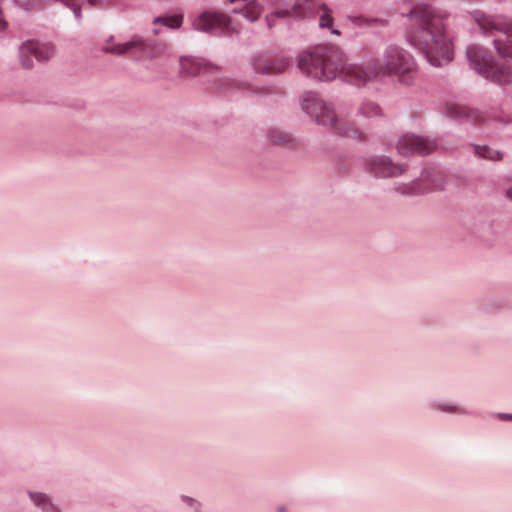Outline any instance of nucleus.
I'll return each mask as SVG.
<instances>
[{
  "label": "nucleus",
  "mask_w": 512,
  "mask_h": 512,
  "mask_svg": "<svg viewBox=\"0 0 512 512\" xmlns=\"http://www.w3.org/2000/svg\"><path fill=\"white\" fill-rule=\"evenodd\" d=\"M15 3L25 10H29L31 7V0H14Z\"/></svg>",
  "instance_id": "24"
},
{
  "label": "nucleus",
  "mask_w": 512,
  "mask_h": 512,
  "mask_svg": "<svg viewBox=\"0 0 512 512\" xmlns=\"http://www.w3.org/2000/svg\"><path fill=\"white\" fill-rule=\"evenodd\" d=\"M331 33H332V34H334V35H337V36H338V35H340V32H339V30H337V29H333V30L331 31Z\"/></svg>",
  "instance_id": "27"
},
{
  "label": "nucleus",
  "mask_w": 512,
  "mask_h": 512,
  "mask_svg": "<svg viewBox=\"0 0 512 512\" xmlns=\"http://www.w3.org/2000/svg\"><path fill=\"white\" fill-rule=\"evenodd\" d=\"M34 504L42 507L44 511L56 512V508L50 502L49 498L44 494H34Z\"/></svg>",
  "instance_id": "22"
},
{
  "label": "nucleus",
  "mask_w": 512,
  "mask_h": 512,
  "mask_svg": "<svg viewBox=\"0 0 512 512\" xmlns=\"http://www.w3.org/2000/svg\"><path fill=\"white\" fill-rule=\"evenodd\" d=\"M475 151L480 157L488 160L499 161L502 159V153L500 151L494 150L488 146H476Z\"/></svg>",
  "instance_id": "21"
},
{
  "label": "nucleus",
  "mask_w": 512,
  "mask_h": 512,
  "mask_svg": "<svg viewBox=\"0 0 512 512\" xmlns=\"http://www.w3.org/2000/svg\"><path fill=\"white\" fill-rule=\"evenodd\" d=\"M269 140L275 145H287L293 141V138L286 132L279 129H272L269 131Z\"/></svg>",
  "instance_id": "19"
},
{
  "label": "nucleus",
  "mask_w": 512,
  "mask_h": 512,
  "mask_svg": "<svg viewBox=\"0 0 512 512\" xmlns=\"http://www.w3.org/2000/svg\"><path fill=\"white\" fill-rule=\"evenodd\" d=\"M369 170L376 177H394L404 172V167L395 165L388 157H373L368 162Z\"/></svg>",
  "instance_id": "10"
},
{
  "label": "nucleus",
  "mask_w": 512,
  "mask_h": 512,
  "mask_svg": "<svg viewBox=\"0 0 512 512\" xmlns=\"http://www.w3.org/2000/svg\"><path fill=\"white\" fill-rule=\"evenodd\" d=\"M473 18L484 32L500 33L494 40L495 48L500 56L512 60V20L490 17L480 11L474 12Z\"/></svg>",
  "instance_id": "5"
},
{
  "label": "nucleus",
  "mask_w": 512,
  "mask_h": 512,
  "mask_svg": "<svg viewBox=\"0 0 512 512\" xmlns=\"http://www.w3.org/2000/svg\"><path fill=\"white\" fill-rule=\"evenodd\" d=\"M435 142L414 134H404L397 143V150L401 155H425L435 149Z\"/></svg>",
  "instance_id": "8"
},
{
  "label": "nucleus",
  "mask_w": 512,
  "mask_h": 512,
  "mask_svg": "<svg viewBox=\"0 0 512 512\" xmlns=\"http://www.w3.org/2000/svg\"><path fill=\"white\" fill-rule=\"evenodd\" d=\"M54 46L51 43L34 42V57L39 61H46L54 55Z\"/></svg>",
  "instance_id": "16"
},
{
  "label": "nucleus",
  "mask_w": 512,
  "mask_h": 512,
  "mask_svg": "<svg viewBox=\"0 0 512 512\" xmlns=\"http://www.w3.org/2000/svg\"><path fill=\"white\" fill-rule=\"evenodd\" d=\"M314 3L312 0H298L294 6L288 9H277L266 17V21L269 27L274 25L275 19L284 17H293L295 19L304 18L311 14L314 10Z\"/></svg>",
  "instance_id": "9"
},
{
  "label": "nucleus",
  "mask_w": 512,
  "mask_h": 512,
  "mask_svg": "<svg viewBox=\"0 0 512 512\" xmlns=\"http://www.w3.org/2000/svg\"><path fill=\"white\" fill-rule=\"evenodd\" d=\"M279 512H285L283 509H281Z\"/></svg>",
  "instance_id": "28"
},
{
  "label": "nucleus",
  "mask_w": 512,
  "mask_h": 512,
  "mask_svg": "<svg viewBox=\"0 0 512 512\" xmlns=\"http://www.w3.org/2000/svg\"><path fill=\"white\" fill-rule=\"evenodd\" d=\"M447 113L451 117L468 118L476 123H482L486 120V114L484 112L460 104H448Z\"/></svg>",
  "instance_id": "12"
},
{
  "label": "nucleus",
  "mask_w": 512,
  "mask_h": 512,
  "mask_svg": "<svg viewBox=\"0 0 512 512\" xmlns=\"http://www.w3.org/2000/svg\"><path fill=\"white\" fill-rule=\"evenodd\" d=\"M214 67L209 64H202L193 58H180V74L185 77L197 76L202 72L209 71Z\"/></svg>",
  "instance_id": "14"
},
{
  "label": "nucleus",
  "mask_w": 512,
  "mask_h": 512,
  "mask_svg": "<svg viewBox=\"0 0 512 512\" xmlns=\"http://www.w3.org/2000/svg\"><path fill=\"white\" fill-rule=\"evenodd\" d=\"M505 195L508 199L512 201V184L506 189Z\"/></svg>",
  "instance_id": "26"
},
{
  "label": "nucleus",
  "mask_w": 512,
  "mask_h": 512,
  "mask_svg": "<svg viewBox=\"0 0 512 512\" xmlns=\"http://www.w3.org/2000/svg\"><path fill=\"white\" fill-rule=\"evenodd\" d=\"M467 58L472 68L486 79L499 85L512 82V67L498 63L491 54L481 46L473 45L467 49Z\"/></svg>",
  "instance_id": "4"
},
{
  "label": "nucleus",
  "mask_w": 512,
  "mask_h": 512,
  "mask_svg": "<svg viewBox=\"0 0 512 512\" xmlns=\"http://www.w3.org/2000/svg\"><path fill=\"white\" fill-rule=\"evenodd\" d=\"M31 55H32V42L27 40L24 42L20 48L18 53L19 64L24 69L31 68Z\"/></svg>",
  "instance_id": "17"
},
{
  "label": "nucleus",
  "mask_w": 512,
  "mask_h": 512,
  "mask_svg": "<svg viewBox=\"0 0 512 512\" xmlns=\"http://www.w3.org/2000/svg\"><path fill=\"white\" fill-rule=\"evenodd\" d=\"M431 190H433V188L421 187L419 183L414 182V183L410 184L409 186H405V188L403 190H401V192L404 194L415 195V194L425 193V192H428Z\"/></svg>",
  "instance_id": "23"
},
{
  "label": "nucleus",
  "mask_w": 512,
  "mask_h": 512,
  "mask_svg": "<svg viewBox=\"0 0 512 512\" xmlns=\"http://www.w3.org/2000/svg\"><path fill=\"white\" fill-rule=\"evenodd\" d=\"M234 13L242 14L249 21H255L262 13V7L256 0H228Z\"/></svg>",
  "instance_id": "11"
},
{
  "label": "nucleus",
  "mask_w": 512,
  "mask_h": 512,
  "mask_svg": "<svg viewBox=\"0 0 512 512\" xmlns=\"http://www.w3.org/2000/svg\"><path fill=\"white\" fill-rule=\"evenodd\" d=\"M415 29L411 43L426 57L428 62L441 67L453 59V43L446 32L444 17L429 5L415 6L410 13Z\"/></svg>",
  "instance_id": "2"
},
{
  "label": "nucleus",
  "mask_w": 512,
  "mask_h": 512,
  "mask_svg": "<svg viewBox=\"0 0 512 512\" xmlns=\"http://www.w3.org/2000/svg\"><path fill=\"white\" fill-rule=\"evenodd\" d=\"M316 14L319 17V26L321 28H331L333 26L332 11L325 4L318 6Z\"/></svg>",
  "instance_id": "18"
},
{
  "label": "nucleus",
  "mask_w": 512,
  "mask_h": 512,
  "mask_svg": "<svg viewBox=\"0 0 512 512\" xmlns=\"http://www.w3.org/2000/svg\"><path fill=\"white\" fill-rule=\"evenodd\" d=\"M254 69L263 74H278L283 72L288 66V62L284 58L265 59L257 58L254 61Z\"/></svg>",
  "instance_id": "13"
},
{
  "label": "nucleus",
  "mask_w": 512,
  "mask_h": 512,
  "mask_svg": "<svg viewBox=\"0 0 512 512\" xmlns=\"http://www.w3.org/2000/svg\"><path fill=\"white\" fill-rule=\"evenodd\" d=\"M301 106L318 124L328 127L334 133L358 140L365 138V133L360 128L339 118L334 109L323 102L316 93L306 92L302 96Z\"/></svg>",
  "instance_id": "3"
},
{
  "label": "nucleus",
  "mask_w": 512,
  "mask_h": 512,
  "mask_svg": "<svg viewBox=\"0 0 512 512\" xmlns=\"http://www.w3.org/2000/svg\"><path fill=\"white\" fill-rule=\"evenodd\" d=\"M195 30L208 32L215 29L220 30L222 33L231 34L236 32L237 29L233 25L232 20L221 13L204 12L200 14L193 22Z\"/></svg>",
  "instance_id": "7"
},
{
  "label": "nucleus",
  "mask_w": 512,
  "mask_h": 512,
  "mask_svg": "<svg viewBox=\"0 0 512 512\" xmlns=\"http://www.w3.org/2000/svg\"><path fill=\"white\" fill-rule=\"evenodd\" d=\"M359 115L363 116L364 118H375L382 115V110L380 106L371 101V100H364L361 102L359 108H358Z\"/></svg>",
  "instance_id": "15"
},
{
  "label": "nucleus",
  "mask_w": 512,
  "mask_h": 512,
  "mask_svg": "<svg viewBox=\"0 0 512 512\" xmlns=\"http://www.w3.org/2000/svg\"><path fill=\"white\" fill-rule=\"evenodd\" d=\"M183 16L182 15H172V16H163L157 17L154 19V24H162L168 28L176 29L179 28L182 24Z\"/></svg>",
  "instance_id": "20"
},
{
  "label": "nucleus",
  "mask_w": 512,
  "mask_h": 512,
  "mask_svg": "<svg viewBox=\"0 0 512 512\" xmlns=\"http://www.w3.org/2000/svg\"><path fill=\"white\" fill-rule=\"evenodd\" d=\"M106 53L115 55H131L142 56L148 58H158L165 54L167 46L165 44H149L142 38L134 37L126 43L115 44L112 41H107L103 47Z\"/></svg>",
  "instance_id": "6"
},
{
  "label": "nucleus",
  "mask_w": 512,
  "mask_h": 512,
  "mask_svg": "<svg viewBox=\"0 0 512 512\" xmlns=\"http://www.w3.org/2000/svg\"><path fill=\"white\" fill-rule=\"evenodd\" d=\"M224 81H225V83L227 85H231V86L236 87V88H239L240 85H241L240 83H238V82H236L234 80H224Z\"/></svg>",
  "instance_id": "25"
},
{
  "label": "nucleus",
  "mask_w": 512,
  "mask_h": 512,
  "mask_svg": "<svg viewBox=\"0 0 512 512\" xmlns=\"http://www.w3.org/2000/svg\"><path fill=\"white\" fill-rule=\"evenodd\" d=\"M299 69L317 80H333L337 76L362 85L384 76H395L410 85L417 76V66L410 53L400 47L387 48L380 58L365 65L348 64L344 53L336 46H319L299 56Z\"/></svg>",
  "instance_id": "1"
}]
</instances>
